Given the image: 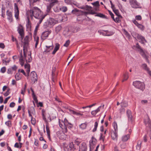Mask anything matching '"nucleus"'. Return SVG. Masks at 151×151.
Returning a JSON list of instances; mask_svg holds the SVG:
<instances>
[{"label": "nucleus", "mask_w": 151, "mask_h": 151, "mask_svg": "<svg viewBox=\"0 0 151 151\" xmlns=\"http://www.w3.org/2000/svg\"><path fill=\"white\" fill-rule=\"evenodd\" d=\"M68 110L69 111V112H70V113L72 114H73L76 115H81L82 116L83 115L82 114H81L79 112H77L74 111L73 110H72L70 109H68Z\"/></svg>", "instance_id": "nucleus-25"}, {"label": "nucleus", "mask_w": 151, "mask_h": 151, "mask_svg": "<svg viewBox=\"0 0 151 151\" xmlns=\"http://www.w3.org/2000/svg\"><path fill=\"white\" fill-rule=\"evenodd\" d=\"M12 69L11 68L8 69L7 71V73L8 74H12Z\"/></svg>", "instance_id": "nucleus-64"}, {"label": "nucleus", "mask_w": 151, "mask_h": 151, "mask_svg": "<svg viewBox=\"0 0 151 151\" xmlns=\"http://www.w3.org/2000/svg\"><path fill=\"white\" fill-rule=\"evenodd\" d=\"M144 123L147 127H148L151 129V121L148 115L147 117V118L144 120ZM149 136L150 137V139H151V130L149 132Z\"/></svg>", "instance_id": "nucleus-8"}, {"label": "nucleus", "mask_w": 151, "mask_h": 151, "mask_svg": "<svg viewBox=\"0 0 151 151\" xmlns=\"http://www.w3.org/2000/svg\"><path fill=\"white\" fill-rule=\"evenodd\" d=\"M113 126L114 129V131H118V128L117 123L114 122L113 123Z\"/></svg>", "instance_id": "nucleus-44"}, {"label": "nucleus", "mask_w": 151, "mask_h": 151, "mask_svg": "<svg viewBox=\"0 0 151 151\" xmlns=\"http://www.w3.org/2000/svg\"><path fill=\"white\" fill-rule=\"evenodd\" d=\"M62 27L61 26H57L55 28L56 31L57 32H59L61 30Z\"/></svg>", "instance_id": "nucleus-55"}, {"label": "nucleus", "mask_w": 151, "mask_h": 151, "mask_svg": "<svg viewBox=\"0 0 151 151\" xmlns=\"http://www.w3.org/2000/svg\"><path fill=\"white\" fill-rule=\"evenodd\" d=\"M64 133H60V132H57V135L59 138L61 139H65V134Z\"/></svg>", "instance_id": "nucleus-22"}, {"label": "nucleus", "mask_w": 151, "mask_h": 151, "mask_svg": "<svg viewBox=\"0 0 151 151\" xmlns=\"http://www.w3.org/2000/svg\"><path fill=\"white\" fill-rule=\"evenodd\" d=\"M122 16L121 15L117 16L115 19L114 17L113 19V20L116 23H119L121 21V18H122Z\"/></svg>", "instance_id": "nucleus-30"}, {"label": "nucleus", "mask_w": 151, "mask_h": 151, "mask_svg": "<svg viewBox=\"0 0 151 151\" xmlns=\"http://www.w3.org/2000/svg\"><path fill=\"white\" fill-rule=\"evenodd\" d=\"M60 47V45L58 43H56L54 49L52 52V54L54 55L56 52L59 50Z\"/></svg>", "instance_id": "nucleus-28"}, {"label": "nucleus", "mask_w": 151, "mask_h": 151, "mask_svg": "<svg viewBox=\"0 0 151 151\" xmlns=\"http://www.w3.org/2000/svg\"><path fill=\"white\" fill-rule=\"evenodd\" d=\"M72 13L73 14H78L79 18H80V16L85 15L86 14V12L77 9H74L72 11Z\"/></svg>", "instance_id": "nucleus-12"}, {"label": "nucleus", "mask_w": 151, "mask_h": 151, "mask_svg": "<svg viewBox=\"0 0 151 151\" xmlns=\"http://www.w3.org/2000/svg\"><path fill=\"white\" fill-rule=\"evenodd\" d=\"M121 105L122 108L125 107L127 106V104L124 101H122L121 103Z\"/></svg>", "instance_id": "nucleus-48"}, {"label": "nucleus", "mask_w": 151, "mask_h": 151, "mask_svg": "<svg viewBox=\"0 0 151 151\" xmlns=\"http://www.w3.org/2000/svg\"><path fill=\"white\" fill-rule=\"evenodd\" d=\"M49 2L50 4L47 5L46 12L47 13H50L51 12L52 8L55 5H58V0H51Z\"/></svg>", "instance_id": "nucleus-3"}, {"label": "nucleus", "mask_w": 151, "mask_h": 151, "mask_svg": "<svg viewBox=\"0 0 151 151\" xmlns=\"http://www.w3.org/2000/svg\"><path fill=\"white\" fill-rule=\"evenodd\" d=\"M12 40L13 42L15 41L16 44L18 47L19 46L18 41L17 40L16 38H15L13 36H12Z\"/></svg>", "instance_id": "nucleus-49"}, {"label": "nucleus", "mask_w": 151, "mask_h": 151, "mask_svg": "<svg viewBox=\"0 0 151 151\" xmlns=\"http://www.w3.org/2000/svg\"><path fill=\"white\" fill-rule=\"evenodd\" d=\"M93 6H98L99 5V2L98 1H96V2H94V3H93Z\"/></svg>", "instance_id": "nucleus-62"}, {"label": "nucleus", "mask_w": 151, "mask_h": 151, "mask_svg": "<svg viewBox=\"0 0 151 151\" xmlns=\"http://www.w3.org/2000/svg\"><path fill=\"white\" fill-rule=\"evenodd\" d=\"M26 85H25L24 88H23L21 90V93L22 94L24 95L25 92V87H26Z\"/></svg>", "instance_id": "nucleus-59"}, {"label": "nucleus", "mask_w": 151, "mask_h": 151, "mask_svg": "<svg viewBox=\"0 0 151 151\" xmlns=\"http://www.w3.org/2000/svg\"><path fill=\"white\" fill-rule=\"evenodd\" d=\"M127 114L129 122H132L133 121V118L132 115L131 111L129 110H127Z\"/></svg>", "instance_id": "nucleus-18"}, {"label": "nucleus", "mask_w": 151, "mask_h": 151, "mask_svg": "<svg viewBox=\"0 0 151 151\" xmlns=\"http://www.w3.org/2000/svg\"><path fill=\"white\" fill-rule=\"evenodd\" d=\"M105 136L102 133L100 134L99 140L102 141L103 143L104 142Z\"/></svg>", "instance_id": "nucleus-45"}, {"label": "nucleus", "mask_w": 151, "mask_h": 151, "mask_svg": "<svg viewBox=\"0 0 151 151\" xmlns=\"http://www.w3.org/2000/svg\"><path fill=\"white\" fill-rule=\"evenodd\" d=\"M51 42V45L49 46H46V48L45 49V52H50V50H51L53 49V46L52 42Z\"/></svg>", "instance_id": "nucleus-26"}, {"label": "nucleus", "mask_w": 151, "mask_h": 151, "mask_svg": "<svg viewBox=\"0 0 151 151\" xmlns=\"http://www.w3.org/2000/svg\"><path fill=\"white\" fill-rule=\"evenodd\" d=\"M67 7L66 6H63L62 8H61V9L60 10L63 12H65L67 11Z\"/></svg>", "instance_id": "nucleus-57"}, {"label": "nucleus", "mask_w": 151, "mask_h": 151, "mask_svg": "<svg viewBox=\"0 0 151 151\" xmlns=\"http://www.w3.org/2000/svg\"><path fill=\"white\" fill-rule=\"evenodd\" d=\"M104 31L106 33V35L109 36L113 35L114 32L111 31L104 30Z\"/></svg>", "instance_id": "nucleus-32"}, {"label": "nucleus", "mask_w": 151, "mask_h": 151, "mask_svg": "<svg viewBox=\"0 0 151 151\" xmlns=\"http://www.w3.org/2000/svg\"><path fill=\"white\" fill-rule=\"evenodd\" d=\"M113 10L115 14L117 15V16L120 15L119 14V11L118 10L116 9L115 8L113 9Z\"/></svg>", "instance_id": "nucleus-52"}, {"label": "nucleus", "mask_w": 151, "mask_h": 151, "mask_svg": "<svg viewBox=\"0 0 151 151\" xmlns=\"http://www.w3.org/2000/svg\"><path fill=\"white\" fill-rule=\"evenodd\" d=\"M18 72L19 73L20 72V73H22L24 75H26V73H25L24 70L23 69H19L18 70Z\"/></svg>", "instance_id": "nucleus-63"}, {"label": "nucleus", "mask_w": 151, "mask_h": 151, "mask_svg": "<svg viewBox=\"0 0 151 151\" xmlns=\"http://www.w3.org/2000/svg\"><path fill=\"white\" fill-rule=\"evenodd\" d=\"M29 37L28 36H26L24 40L23 45V50L24 55L25 57V52L27 51V48L29 45Z\"/></svg>", "instance_id": "nucleus-5"}, {"label": "nucleus", "mask_w": 151, "mask_h": 151, "mask_svg": "<svg viewBox=\"0 0 151 151\" xmlns=\"http://www.w3.org/2000/svg\"><path fill=\"white\" fill-rule=\"evenodd\" d=\"M133 85L136 88L140 89L142 91L144 90L145 88L144 84L140 81H134L133 82Z\"/></svg>", "instance_id": "nucleus-4"}, {"label": "nucleus", "mask_w": 151, "mask_h": 151, "mask_svg": "<svg viewBox=\"0 0 151 151\" xmlns=\"http://www.w3.org/2000/svg\"><path fill=\"white\" fill-rule=\"evenodd\" d=\"M55 24V20L54 19L50 18L45 23L44 26L45 27H50Z\"/></svg>", "instance_id": "nucleus-6"}, {"label": "nucleus", "mask_w": 151, "mask_h": 151, "mask_svg": "<svg viewBox=\"0 0 151 151\" xmlns=\"http://www.w3.org/2000/svg\"><path fill=\"white\" fill-rule=\"evenodd\" d=\"M130 136L129 134L124 135L122 138V140L123 142H126L129 138Z\"/></svg>", "instance_id": "nucleus-29"}, {"label": "nucleus", "mask_w": 151, "mask_h": 151, "mask_svg": "<svg viewBox=\"0 0 151 151\" xmlns=\"http://www.w3.org/2000/svg\"><path fill=\"white\" fill-rule=\"evenodd\" d=\"M87 146L86 144L83 142L79 146V151H87Z\"/></svg>", "instance_id": "nucleus-17"}, {"label": "nucleus", "mask_w": 151, "mask_h": 151, "mask_svg": "<svg viewBox=\"0 0 151 151\" xmlns=\"http://www.w3.org/2000/svg\"><path fill=\"white\" fill-rule=\"evenodd\" d=\"M142 143V142L140 140L138 141L137 144L136 145V147L137 149L139 150L140 149L141 147V145Z\"/></svg>", "instance_id": "nucleus-41"}, {"label": "nucleus", "mask_w": 151, "mask_h": 151, "mask_svg": "<svg viewBox=\"0 0 151 151\" xmlns=\"http://www.w3.org/2000/svg\"><path fill=\"white\" fill-rule=\"evenodd\" d=\"M2 61L3 63H5L6 65H7V64L9 63L10 60H6V59H3Z\"/></svg>", "instance_id": "nucleus-53"}, {"label": "nucleus", "mask_w": 151, "mask_h": 151, "mask_svg": "<svg viewBox=\"0 0 151 151\" xmlns=\"http://www.w3.org/2000/svg\"><path fill=\"white\" fill-rule=\"evenodd\" d=\"M5 7L2 6L1 10V17L3 18H4L5 17Z\"/></svg>", "instance_id": "nucleus-31"}, {"label": "nucleus", "mask_w": 151, "mask_h": 151, "mask_svg": "<svg viewBox=\"0 0 151 151\" xmlns=\"http://www.w3.org/2000/svg\"><path fill=\"white\" fill-rule=\"evenodd\" d=\"M30 77L32 82L34 83L37 81V77L36 73L35 71L32 72L30 74Z\"/></svg>", "instance_id": "nucleus-15"}, {"label": "nucleus", "mask_w": 151, "mask_h": 151, "mask_svg": "<svg viewBox=\"0 0 151 151\" xmlns=\"http://www.w3.org/2000/svg\"><path fill=\"white\" fill-rule=\"evenodd\" d=\"M65 119H65L64 121L63 120H61L60 119H59V126L62 129L63 132L64 133H66L68 131L65 124V123L66 122Z\"/></svg>", "instance_id": "nucleus-7"}, {"label": "nucleus", "mask_w": 151, "mask_h": 151, "mask_svg": "<svg viewBox=\"0 0 151 151\" xmlns=\"http://www.w3.org/2000/svg\"><path fill=\"white\" fill-rule=\"evenodd\" d=\"M118 131H113L111 133V137L114 140H117L118 137Z\"/></svg>", "instance_id": "nucleus-21"}, {"label": "nucleus", "mask_w": 151, "mask_h": 151, "mask_svg": "<svg viewBox=\"0 0 151 151\" xmlns=\"http://www.w3.org/2000/svg\"><path fill=\"white\" fill-rule=\"evenodd\" d=\"M81 142V140L80 139H77L75 140L74 143L77 146H78Z\"/></svg>", "instance_id": "nucleus-38"}, {"label": "nucleus", "mask_w": 151, "mask_h": 151, "mask_svg": "<svg viewBox=\"0 0 151 151\" xmlns=\"http://www.w3.org/2000/svg\"><path fill=\"white\" fill-rule=\"evenodd\" d=\"M14 16L16 19L19 18V11L18 6L16 3L14 4Z\"/></svg>", "instance_id": "nucleus-16"}, {"label": "nucleus", "mask_w": 151, "mask_h": 151, "mask_svg": "<svg viewBox=\"0 0 151 151\" xmlns=\"http://www.w3.org/2000/svg\"><path fill=\"white\" fill-rule=\"evenodd\" d=\"M131 7L134 8H140L139 7L140 4L136 0H129Z\"/></svg>", "instance_id": "nucleus-11"}, {"label": "nucleus", "mask_w": 151, "mask_h": 151, "mask_svg": "<svg viewBox=\"0 0 151 151\" xmlns=\"http://www.w3.org/2000/svg\"><path fill=\"white\" fill-rule=\"evenodd\" d=\"M96 104V103H94V104H93L91 105L88 106H86L83 107H82V108L83 109H86L87 108H88V107L90 108L92 107V106H94Z\"/></svg>", "instance_id": "nucleus-54"}, {"label": "nucleus", "mask_w": 151, "mask_h": 151, "mask_svg": "<svg viewBox=\"0 0 151 151\" xmlns=\"http://www.w3.org/2000/svg\"><path fill=\"white\" fill-rule=\"evenodd\" d=\"M135 47L139 49V51L140 52V53H141V55L144 54L145 53L144 52L143 50L138 43H137L136 44Z\"/></svg>", "instance_id": "nucleus-27"}, {"label": "nucleus", "mask_w": 151, "mask_h": 151, "mask_svg": "<svg viewBox=\"0 0 151 151\" xmlns=\"http://www.w3.org/2000/svg\"><path fill=\"white\" fill-rule=\"evenodd\" d=\"M6 71V68L5 67H3L1 69V72L2 73H4Z\"/></svg>", "instance_id": "nucleus-60"}, {"label": "nucleus", "mask_w": 151, "mask_h": 151, "mask_svg": "<svg viewBox=\"0 0 151 151\" xmlns=\"http://www.w3.org/2000/svg\"><path fill=\"white\" fill-rule=\"evenodd\" d=\"M21 58L19 59V61L20 62V64L22 66H23L24 63V60L22 58V51H21Z\"/></svg>", "instance_id": "nucleus-43"}, {"label": "nucleus", "mask_w": 151, "mask_h": 151, "mask_svg": "<svg viewBox=\"0 0 151 151\" xmlns=\"http://www.w3.org/2000/svg\"><path fill=\"white\" fill-rule=\"evenodd\" d=\"M50 33L49 31L45 32H43L42 35V38L43 39H45L46 37H47Z\"/></svg>", "instance_id": "nucleus-23"}, {"label": "nucleus", "mask_w": 151, "mask_h": 151, "mask_svg": "<svg viewBox=\"0 0 151 151\" xmlns=\"http://www.w3.org/2000/svg\"><path fill=\"white\" fill-rule=\"evenodd\" d=\"M98 122H95L94 125V128L92 131L93 132H95L98 126Z\"/></svg>", "instance_id": "nucleus-46"}, {"label": "nucleus", "mask_w": 151, "mask_h": 151, "mask_svg": "<svg viewBox=\"0 0 151 151\" xmlns=\"http://www.w3.org/2000/svg\"><path fill=\"white\" fill-rule=\"evenodd\" d=\"M128 73H126L124 75V78L122 80V82H123L124 81H126L129 78Z\"/></svg>", "instance_id": "nucleus-42"}, {"label": "nucleus", "mask_w": 151, "mask_h": 151, "mask_svg": "<svg viewBox=\"0 0 151 151\" xmlns=\"http://www.w3.org/2000/svg\"><path fill=\"white\" fill-rule=\"evenodd\" d=\"M59 3L58 2V5H55V6H56V7L55 8V7L54 8V10L55 12H59V11L61 9V8H60L59 7Z\"/></svg>", "instance_id": "nucleus-39"}, {"label": "nucleus", "mask_w": 151, "mask_h": 151, "mask_svg": "<svg viewBox=\"0 0 151 151\" xmlns=\"http://www.w3.org/2000/svg\"><path fill=\"white\" fill-rule=\"evenodd\" d=\"M24 67L26 69V73H29L30 66L29 64H25L24 65Z\"/></svg>", "instance_id": "nucleus-35"}, {"label": "nucleus", "mask_w": 151, "mask_h": 151, "mask_svg": "<svg viewBox=\"0 0 151 151\" xmlns=\"http://www.w3.org/2000/svg\"><path fill=\"white\" fill-rule=\"evenodd\" d=\"M27 13L28 16H30L32 18L34 16L35 18L39 19V24L41 23L45 16L42 15L40 10L36 7H34L30 10H28Z\"/></svg>", "instance_id": "nucleus-1"}, {"label": "nucleus", "mask_w": 151, "mask_h": 151, "mask_svg": "<svg viewBox=\"0 0 151 151\" xmlns=\"http://www.w3.org/2000/svg\"><path fill=\"white\" fill-rule=\"evenodd\" d=\"M135 19L137 20H140L142 19V17L140 15H137L135 17Z\"/></svg>", "instance_id": "nucleus-61"}, {"label": "nucleus", "mask_w": 151, "mask_h": 151, "mask_svg": "<svg viewBox=\"0 0 151 151\" xmlns=\"http://www.w3.org/2000/svg\"><path fill=\"white\" fill-rule=\"evenodd\" d=\"M30 90H31V91L32 92V95L34 97V100L35 101H37V98H35V93H34V92L32 88H30Z\"/></svg>", "instance_id": "nucleus-51"}, {"label": "nucleus", "mask_w": 151, "mask_h": 151, "mask_svg": "<svg viewBox=\"0 0 151 151\" xmlns=\"http://www.w3.org/2000/svg\"><path fill=\"white\" fill-rule=\"evenodd\" d=\"M46 130L47 133L48 137L49 139L50 138V130L49 129V127L48 125H46Z\"/></svg>", "instance_id": "nucleus-40"}, {"label": "nucleus", "mask_w": 151, "mask_h": 151, "mask_svg": "<svg viewBox=\"0 0 151 151\" xmlns=\"http://www.w3.org/2000/svg\"><path fill=\"white\" fill-rule=\"evenodd\" d=\"M65 124L67 129V127L70 129L73 127V125L69 122L67 119H65Z\"/></svg>", "instance_id": "nucleus-24"}, {"label": "nucleus", "mask_w": 151, "mask_h": 151, "mask_svg": "<svg viewBox=\"0 0 151 151\" xmlns=\"http://www.w3.org/2000/svg\"><path fill=\"white\" fill-rule=\"evenodd\" d=\"M132 35L135 39H137L139 42L142 44H145V43L147 42L145 37L140 35L134 32L132 34Z\"/></svg>", "instance_id": "nucleus-2"}, {"label": "nucleus", "mask_w": 151, "mask_h": 151, "mask_svg": "<svg viewBox=\"0 0 151 151\" xmlns=\"http://www.w3.org/2000/svg\"><path fill=\"white\" fill-rule=\"evenodd\" d=\"M76 148L77 147L75 145L73 142H72L69 144L67 150V151H75Z\"/></svg>", "instance_id": "nucleus-14"}, {"label": "nucleus", "mask_w": 151, "mask_h": 151, "mask_svg": "<svg viewBox=\"0 0 151 151\" xmlns=\"http://www.w3.org/2000/svg\"><path fill=\"white\" fill-rule=\"evenodd\" d=\"M96 142V139L92 137L89 142L90 151H92L95 147Z\"/></svg>", "instance_id": "nucleus-9"}, {"label": "nucleus", "mask_w": 151, "mask_h": 151, "mask_svg": "<svg viewBox=\"0 0 151 151\" xmlns=\"http://www.w3.org/2000/svg\"><path fill=\"white\" fill-rule=\"evenodd\" d=\"M17 31L20 36L21 40H22L24 35V27L21 25L19 24L17 27Z\"/></svg>", "instance_id": "nucleus-10"}, {"label": "nucleus", "mask_w": 151, "mask_h": 151, "mask_svg": "<svg viewBox=\"0 0 151 151\" xmlns=\"http://www.w3.org/2000/svg\"><path fill=\"white\" fill-rule=\"evenodd\" d=\"M15 77L17 81L21 79V77L20 76V73L19 72L16 74Z\"/></svg>", "instance_id": "nucleus-47"}, {"label": "nucleus", "mask_w": 151, "mask_h": 151, "mask_svg": "<svg viewBox=\"0 0 151 151\" xmlns=\"http://www.w3.org/2000/svg\"><path fill=\"white\" fill-rule=\"evenodd\" d=\"M28 111L29 116L32 118V114H33L35 113L34 107L33 106L29 107L28 109Z\"/></svg>", "instance_id": "nucleus-20"}, {"label": "nucleus", "mask_w": 151, "mask_h": 151, "mask_svg": "<svg viewBox=\"0 0 151 151\" xmlns=\"http://www.w3.org/2000/svg\"><path fill=\"white\" fill-rule=\"evenodd\" d=\"M142 67L143 69L147 71L149 75L151 76V72L149 68L148 67L147 65L145 64H143L142 65Z\"/></svg>", "instance_id": "nucleus-19"}, {"label": "nucleus", "mask_w": 151, "mask_h": 151, "mask_svg": "<svg viewBox=\"0 0 151 151\" xmlns=\"http://www.w3.org/2000/svg\"><path fill=\"white\" fill-rule=\"evenodd\" d=\"M31 53H30V54H29L28 55V59H26V55L25 56V57L24 55V57L25 58V59H26V61L27 62H28L29 63L31 62L32 60V58L31 57Z\"/></svg>", "instance_id": "nucleus-33"}, {"label": "nucleus", "mask_w": 151, "mask_h": 151, "mask_svg": "<svg viewBox=\"0 0 151 151\" xmlns=\"http://www.w3.org/2000/svg\"><path fill=\"white\" fill-rule=\"evenodd\" d=\"M137 27L142 30H143L145 29V27L141 24H139Z\"/></svg>", "instance_id": "nucleus-50"}, {"label": "nucleus", "mask_w": 151, "mask_h": 151, "mask_svg": "<svg viewBox=\"0 0 151 151\" xmlns=\"http://www.w3.org/2000/svg\"><path fill=\"white\" fill-rule=\"evenodd\" d=\"M6 15L7 16V19L10 22L13 21L12 12L11 10H7L6 11Z\"/></svg>", "instance_id": "nucleus-13"}, {"label": "nucleus", "mask_w": 151, "mask_h": 151, "mask_svg": "<svg viewBox=\"0 0 151 151\" xmlns=\"http://www.w3.org/2000/svg\"><path fill=\"white\" fill-rule=\"evenodd\" d=\"M34 37L35 40V47L36 48L37 47V45L38 44L39 38L38 37L36 36H34Z\"/></svg>", "instance_id": "nucleus-37"}, {"label": "nucleus", "mask_w": 151, "mask_h": 151, "mask_svg": "<svg viewBox=\"0 0 151 151\" xmlns=\"http://www.w3.org/2000/svg\"><path fill=\"white\" fill-rule=\"evenodd\" d=\"M5 124L9 127H11V122L10 121H8L7 122H5Z\"/></svg>", "instance_id": "nucleus-58"}, {"label": "nucleus", "mask_w": 151, "mask_h": 151, "mask_svg": "<svg viewBox=\"0 0 151 151\" xmlns=\"http://www.w3.org/2000/svg\"><path fill=\"white\" fill-rule=\"evenodd\" d=\"M70 43V41L68 40L66 41L65 43L64 44L63 46L65 47H67L69 45Z\"/></svg>", "instance_id": "nucleus-56"}, {"label": "nucleus", "mask_w": 151, "mask_h": 151, "mask_svg": "<svg viewBox=\"0 0 151 151\" xmlns=\"http://www.w3.org/2000/svg\"><path fill=\"white\" fill-rule=\"evenodd\" d=\"M27 22L26 24L27 28L28 29H30L31 28V23L29 21V17H27Z\"/></svg>", "instance_id": "nucleus-34"}, {"label": "nucleus", "mask_w": 151, "mask_h": 151, "mask_svg": "<svg viewBox=\"0 0 151 151\" xmlns=\"http://www.w3.org/2000/svg\"><path fill=\"white\" fill-rule=\"evenodd\" d=\"M87 126V123L86 122H85L84 123L81 124H80L79 125V127L81 129H84L86 128Z\"/></svg>", "instance_id": "nucleus-36"}]
</instances>
